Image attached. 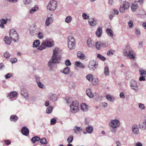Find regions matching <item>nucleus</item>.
Returning <instances> with one entry per match:
<instances>
[{"instance_id": "f257e3e1", "label": "nucleus", "mask_w": 146, "mask_h": 146, "mask_svg": "<svg viewBox=\"0 0 146 146\" xmlns=\"http://www.w3.org/2000/svg\"><path fill=\"white\" fill-rule=\"evenodd\" d=\"M61 58L60 51L59 49L56 48L53 50L52 55L48 64V67L51 70L53 67L54 64L58 63Z\"/></svg>"}, {"instance_id": "f03ea898", "label": "nucleus", "mask_w": 146, "mask_h": 146, "mask_svg": "<svg viewBox=\"0 0 146 146\" xmlns=\"http://www.w3.org/2000/svg\"><path fill=\"white\" fill-rule=\"evenodd\" d=\"M124 55L128 56L130 58L133 59L135 58V53L129 46H127L123 51Z\"/></svg>"}, {"instance_id": "7ed1b4c3", "label": "nucleus", "mask_w": 146, "mask_h": 146, "mask_svg": "<svg viewBox=\"0 0 146 146\" xmlns=\"http://www.w3.org/2000/svg\"><path fill=\"white\" fill-rule=\"evenodd\" d=\"M9 36L10 38L14 42H16L18 40V35L17 31L14 29H11L10 31Z\"/></svg>"}, {"instance_id": "20e7f679", "label": "nucleus", "mask_w": 146, "mask_h": 146, "mask_svg": "<svg viewBox=\"0 0 146 146\" xmlns=\"http://www.w3.org/2000/svg\"><path fill=\"white\" fill-rule=\"evenodd\" d=\"M68 47L70 50L74 49L75 47V41L73 36H69L68 38Z\"/></svg>"}, {"instance_id": "39448f33", "label": "nucleus", "mask_w": 146, "mask_h": 146, "mask_svg": "<svg viewBox=\"0 0 146 146\" xmlns=\"http://www.w3.org/2000/svg\"><path fill=\"white\" fill-rule=\"evenodd\" d=\"M78 103L77 101H74L70 105V110L72 113L77 112L78 110Z\"/></svg>"}, {"instance_id": "423d86ee", "label": "nucleus", "mask_w": 146, "mask_h": 146, "mask_svg": "<svg viewBox=\"0 0 146 146\" xmlns=\"http://www.w3.org/2000/svg\"><path fill=\"white\" fill-rule=\"evenodd\" d=\"M57 2L56 1L52 0L50 1L48 4L47 8L50 11H54L56 8Z\"/></svg>"}, {"instance_id": "0eeeda50", "label": "nucleus", "mask_w": 146, "mask_h": 146, "mask_svg": "<svg viewBox=\"0 0 146 146\" xmlns=\"http://www.w3.org/2000/svg\"><path fill=\"white\" fill-rule=\"evenodd\" d=\"M109 125L112 128H117L119 126V121L117 119L111 120L109 122Z\"/></svg>"}, {"instance_id": "6e6552de", "label": "nucleus", "mask_w": 146, "mask_h": 146, "mask_svg": "<svg viewBox=\"0 0 146 146\" xmlns=\"http://www.w3.org/2000/svg\"><path fill=\"white\" fill-rule=\"evenodd\" d=\"M98 64L95 60H91L90 62L88 67L90 70H95L97 68Z\"/></svg>"}, {"instance_id": "1a4fd4ad", "label": "nucleus", "mask_w": 146, "mask_h": 146, "mask_svg": "<svg viewBox=\"0 0 146 146\" xmlns=\"http://www.w3.org/2000/svg\"><path fill=\"white\" fill-rule=\"evenodd\" d=\"M130 86L131 88L137 92L138 89V87L137 85L136 82L134 80H131L130 82Z\"/></svg>"}, {"instance_id": "9d476101", "label": "nucleus", "mask_w": 146, "mask_h": 146, "mask_svg": "<svg viewBox=\"0 0 146 146\" xmlns=\"http://www.w3.org/2000/svg\"><path fill=\"white\" fill-rule=\"evenodd\" d=\"M87 44L88 46L90 48H92L94 47V43L91 38H89L87 40Z\"/></svg>"}, {"instance_id": "9b49d317", "label": "nucleus", "mask_w": 146, "mask_h": 146, "mask_svg": "<svg viewBox=\"0 0 146 146\" xmlns=\"http://www.w3.org/2000/svg\"><path fill=\"white\" fill-rule=\"evenodd\" d=\"M21 132L23 135L27 136L29 135V130L27 127L24 126L21 129Z\"/></svg>"}, {"instance_id": "f8f14e48", "label": "nucleus", "mask_w": 146, "mask_h": 146, "mask_svg": "<svg viewBox=\"0 0 146 146\" xmlns=\"http://www.w3.org/2000/svg\"><path fill=\"white\" fill-rule=\"evenodd\" d=\"M53 20L51 17H48L46 19L45 25L46 26H48L53 22Z\"/></svg>"}, {"instance_id": "ddd939ff", "label": "nucleus", "mask_w": 146, "mask_h": 146, "mask_svg": "<svg viewBox=\"0 0 146 146\" xmlns=\"http://www.w3.org/2000/svg\"><path fill=\"white\" fill-rule=\"evenodd\" d=\"M48 99L50 100L53 102L57 100V96L55 94H50L48 96Z\"/></svg>"}, {"instance_id": "4468645a", "label": "nucleus", "mask_w": 146, "mask_h": 146, "mask_svg": "<svg viewBox=\"0 0 146 146\" xmlns=\"http://www.w3.org/2000/svg\"><path fill=\"white\" fill-rule=\"evenodd\" d=\"M139 127L140 129L142 130L146 129V117L145 118L144 121L140 124Z\"/></svg>"}, {"instance_id": "2eb2a0df", "label": "nucleus", "mask_w": 146, "mask_h": 146, "mask_svg": "<svg viewBox=\"0 0 146 146\" xmlns=\"http://www.w3.org/2000/svg\"><path fill=\"white\" fill-rule=\"evenodd\" d=\"M103 33L102 29L100 27H98L96 32V35L98 37L101 36Z\"/></svg>"}, {"instance_id": "dca6fc26", "label": "nucleus", "mask_w": 146, "mask_h": 146, "mask_svg": "<svg viewBox=\"0 0 146 146\" xmlns=\"http://www.w3.org/2000/svg\"><path fill=\"white\" fill-rule=\"evenodd\" d=\"M44 42L47 47H51L54 45V41L52 40H47L46 39Z\"/></svg>"}, {"instance_id": "f3484780", "label": "nucleus", "mask_w": 146, "mask_h": 146, "mask_svg": "<svg viewBox=\"0 0 146 146\" xmlns=\"http://www.w3.org/2000/svg\"><path fill=\"white\" fill-rule=\"evenodd\" d=\"M132 130L134 134H137L139 133V129L137 126L136 125H134L132 126Z\"/></svg>"}, {"instance_id": "a211bd4d", "label": "nucleus", "mask_w": 146, "mask_h": 146, "mask_svg": "<svg viewBox=\"0 0 146 146\" xmlns=\"http://www.w3.org/2000/svg\"><path fill=\"white\" fill-rule=\"evenodd\" d=\"M21 94L24 98H27L28 97V93L26 89H22L21 92Z\"/></svg>"}, {"instance_id": "6ab92c4d", "label": "nucleus", "mask_w": 146, "mask_h": 146, "mask_svg": "<svg viewBox=\"0 0 146 146\" xmlns=\"http://www.w3.org/2000/svg\"><path fill=\"white\" fill-rule=\"evenodd\" d=\"M36 26H34L33 28H31L30 30V33L32 35H34L36 34L35 32L37 30L36 29Z\"/></svg>"}, {"instance_id": "aec40b11", "label": "nucleus", "mask_w": 146, "mask_h": 146, "mask_svg": "<svg viewBox=\"0 0 146 146\" xmlns=\"http://www.w3.org/2000/svg\"><path fill=\"white\" fill-rule=\"evenodd\" d=\"M78 57L81 59H84L86 58L85 56L80 51L78 52L77 53Z\"/></svg>"}, {"instance_id": "412c9836", "label": "nucleus", "mask_w": 146, "mask_h": 146, "mask_svg": "<svg viewBox=\"0 0 146 146\" xmlns=\"http://www.w3.org/2000/svg\"><path fill=\"white\" fill-rule=\"evenodd\" d=\"M11 39L8 36H5L4 38V40L5 43L7 45L10 44L11 42Z\"/></svg>"}, {"instance_id": "4be33fe9", "label": "nucleus", "mask_w": 146, "mask_h": 146, "mask_svg": "<svg viewBox=\"0 0 146 146\" xmlns=\"http://www.w3.org/2000/svg\"><path fill=\"white\" fill-rule=\"evenodd\" d=\"M18 93L16 92H11L10 93L8 97L9 99H11L12 98L16 97Z\"/></svg>"}, {"instance_id": "5701e85b", "label": "nucleus", "mask_w": 146, "mask_h": 146, "mask_svg": "<svg viewBox=\"0 0 146 146\" xmlns=\"http://www.w3.org/2000/svg\"><path fill=\"white\" fill-rule=\"evenodd\" d=\"M86 93L87 95L90 98H92L93 97L94 94L92 93L90 89L88 88L86 89Z\"/></svg>"}, {"instance_id": "b1692460", "label": "nucleus", "mask_w": 146, "mask_h": 146, "mask_svg": "<svg viewBox=\"0 0 146 146\" xmlns=\"http://www.w3.org/2000/svg\"><path fill=\"white\" fill-rule=\"evenodd\" d=\"M88 23L90 26H94L96 24V22L94 19H91L89 20Z\"/></svg>"}, {"instance_id": "393cba45", "label": "nucleus", "mask_w": 146, "mask_h": 146, "mask_svg": "<svg viewBox=\"0 0 146 146\" xmlns=\"http://www.w3.org/2000/svg\"><path fill=\"white\" fill-rule=\"evenodd\" d=\"M86 130L88 133L90 134L93 132V128L92 126L89 125L86 127Z\"/></svg>"}, {"instance_id": "a878e982", "label": "nucleus", "mask_w": 146, "mask_h": 146, "mask_svg": "<svg viewBox=\"0 0 146 146\" xmlns=\"http://www.w3.org/2000/svg\"><path fill=\"white\" fill-rule=\"evenodd\" d=\"M18 117L16 115H12L10 116V120L13 122L16 121L18 119Z\"/></svg>"}, {"instance_id": "bb28decb", "label": "nucleus", "mask_w": 146, "mask_h": 146, "mask_svg": "<svg viewBox=\"0 0 146 146\" xmlns=\"http://www.w3.org/2000/svg\"><path fill=\"white\" fill-rule=\"evenodd\" d=\"M106 98L110 102H113L115 100V97L113 96H111L110 95H107Z\"/></svg>"}, {"instance_id": "cd10ccee", "label": "nucleus", "mask_w": 146, "mask_h": 146, "mask_svg": "<svg viewBox=\"0 0 146 146\" xmlns=\"http://www.w3.org/2000/svg\"><path fill=\"white\" fill-rule=\"evenodd\" d=\"M40 140V138L37 136H35L33 137L31 139V141L33 143H35L37 141H39Z\"/></svg>"}, {"instance_id": "c85d7f7f", "label": "nucleus", "mask_w": 146, "mask_h": 146, "mask_svg": "<svg viewBox=\"0 0 146 146\" xmlns=\"http://www.w3.org/2000/svg\"><path fill=\"white\" fill-rule=\"evenodd\" d=\"M81 109L83 111H86L88 110V107L87 105L85 104H82L81 105Z\"/></svg>"}, {"instance_id": "c756f323", "label": "nucleus", "mask_w": 146, "mask_h": 146, "mask_svg": "<svg viewBox=\"0 0 146 146\" xmlns=\"http://www.w3.org/2000/svg\"><path fill=\"white\" fill-rule=\"evenodd\" d=\"M109 71L108 67L107 66H105L104 68V73L106 76H108L109 74Z\"/></svg>"}, {"instance_id": "7c9ffc66", "label": "nucleus", "mask_w": 146, "mask_h": 146, "mask_svg": "<svg viewBox=\"0 0 146 146\" xmlns=\"http://www.w3.org/2000/svg\"><path fill=\"white\" fill-rule=\"evenodd\" d=\"M75 65L78 66L82 68H84L85 67L84 65L80 61H76L75 62Z\"/></svg>"}, {"instance_id": "2f4dec72", "label": "nucleus", "mask_w": 146, "mask_h": 146, "mask_svg": "<svg viewBox=\"0 0 146 146\" xmlns=\"http://www.w3.org/2000/svg\"><path fill=\"white\" fill-rule=\"evenodd\" d=\"M11 20V19H1L0 20V21L1 23L3 24H6L7 23V21H10Z\"/></svg>"}, {"instance_id": "473e14b6", "label": "nucleus", "mask_w": 146, "mask_h": 146, "mask_svg": "<svg viewBox=\"0 0 146 146\" xmlns=\"http://www.w3.org/2000/svg\"><path fill=\"white\" fill-rule=\"evenodd\" d=\"M106 31L108 35L111 37H112L113 36V32L111 29L107 28L106 29Z\"/></svg>"}, {"instance_id": "72a5a7b5", "label": "nucleus", "mask_w": 146, "mask_h": 146, "mask_svg": "<svg viewBox=\"0 0 146 146\" xmlns=\"http://www.w3.org/2000/svg\"><path fill=\"white\" fill-rule=\"evenodd\" d=\"M46 47V45L44 41L41 44V45L38 47V49L40 50H42L45 49Z\"/></svg>"}, {"instance_id": "f704fd0d", "label": "nucleus", "mask_w": 146, "mask_h": 146, "mask_svg": "<svg viewBox=\"0 0 146 146\" xmlns=\"http://www.w3.org/2000/svg\"><path fill=\"white\" fill-rule=\"evenodd\" d=\"M101 42H96L95 43V46L97 49L100 50L101 49Z\"/></svg>"}, {"instance_id": "c9c22d12", "label": "nucleus", "mask_w": 146, "mask_h": 146, "mask_svg": "<svg viewBox=\"0 0 146 146\" xmlns=\"http://www.w3.org/2000/svg\"><path fill=\"white\" fill-rule=\"evenodd\" d=\"M86 78L90 82H92L93 80V76L91 74L87 75L86 77Z\"/></svg>"}, {"instance_id": "e433bc0d", "label": "nucleus", "mask_w": 146, "mask_h": 146, "mask_svg": "<svg viewBox=\"0 0 146 146\" xmlns=\"http://www.w3.org/2000/svg\"><path fill=\"white\" fill-rule=\"evenodd\" d=\"M72 20V18L70 16H67L65 19V21L66 23H70Z\"/></svg>"}, {"instance_id": "4c0bfd02", "label": "nucleus", "mask_w": 146, "mask_h": 146, "mask_svg": "<svg viewBox=\"0 0 146 146\" xmlns=\"http://www.w3.org/2000/svg\"><path fill=\"white\" fill-rule=\"evenodd\" d=\"M38 9V7L37 6H35L33 7L30 11V12L31 14L37 11Z\"/></svg>"}, {"instance_id": "58836bf2", "label": "nucleus", "mask_w": 146, "mask_h": 146, "mask_svg": "<svg viewBox=\"0 0 146 146\" xmlns=\"http://www.w3.org/2000/svg\"><path fill=\"white\" fill-rule=\"evenodd\" d=\"M40 44V42L39 40H35L33 43V47L36 48L38 47Z\"/></svg>"}, {"instance_id": "ea45409f", "label": "nucleus", "mask_w": 146, "mask_h": 146, "mask_svg": "<svg viewBox=\"0 0 146 146\" xmlns=\"http://www.w3.org/2000/svg\"><path fill=\"white\" fill-rule=\"evenodd\" d=\"M53 109L52 107L51 106H49L46 109V112L47 113L50 114L52 111Z\"/></svg>"}, {"instance_id": "a19ab883", "label": "nucleus", "mask_w": 146, "mask_h": 146, "mask_svg": "<svg viewBox=\"0 0 146 146\" xmlns=\"http://www.w3.org/2000/svg\"><path fill=\"white\" fill-rule=\"evenodd\" d=\"M70 71V68L68 67H67L64 69L63 73L65 74H68Z\"/></svg>"}, {"instance_id": "79ce46f5", "label": "nucleus", "mask_w": 146, "mask_h": 146, "mask_svg": "<svg viewBox=\"0 0 146 146\" xmlns=\"http://www.w3.org/2000/svg\"><path fill=\"white\" fill-rule=\"evenodd\" d=\"M139 73L141 76H144L146 77V71L144 70L141 69L139 70Z\"/></svg>"}, {"instance_id": "37998d69", "label": "nucleus", "mask_w": 146, "mask_h": 146, "mask_svg": "<svg viewBox=\"0 0 146 146\" xmlns=\"http://www.w3.org/2000/svg\"><path fill=\"white\" fill-rule=\"evenodd\" d=\"M40 143L43 144H46L47 143V141L45 138H43L40 140Z\"/></svg>"}, {"instance_id": "c03bdc74", "label": "nucleus", "mask_w": 146, "mask_h": 146, "mask_svg": "<svg viewBox=\"0 0 146 146\" xmlns=\"http://www.w3.org/2000/svg\"><path fill=\"white\" fill-rule=\"evenodd\" d=\"M123 6L126 9H127L129 7V4L128 2H125L123 4Z\"/></svg>"}, {"instance_id": "a18cd8bd", "label": "nucleus", "mask_w": 146, "mask_h": 146, "mask_svg": "<svg viewBox=\"0 0 146 146\" xmlns=\"http://www.w3.org/2000/svg\"><path fill=\"white\" fill-rule=\"evenodd\" d=\"M100 106L101 109L105 108L107 106V104L105 102H102L100 104Z\"/></svg>"}, {"instance_id": "49530a36", "label": "nucleus", "mask_w": 146, "mask_h": 146, "mask_svg": "<svg viewBox=\"0 0 146 146\" xmlns=\"http://www.w3.org/2000/svg\"><path fill=\"white\" fill-rule=\"evenodd\" d=\"M82 16L83 19L84 20L88 19L89 18V17L85 13H82Z\"/></svg>"}, {"instance_id": "de8ad7c7", "label": "nucleus", "mask_w": 146, "mask_h": 146, "mask_svg": "<svg viewBox=\"0 0 146 146\" xmlns=\"http://www.w3.org/2000/svg\"><path fill=\"white\" fill-rule=\"evenodd\" d=\"M109 45L108 42H101V46L102 47H108Z\"/></svg>"}, {"instance_id": "09e8293b", "label": "nucleus", "mask_w": 146, "mask_h": 146, "mask_svg": "<svg viewBox=\"0 0 146 146\" xmlns=\"http://www.w3.org/2000/svg\"><path fill=\"white\" fill-rule=\"evenodd\" d=\"M93 97L96 101H98L99 99V96L97 93H94V94Z\"/></svg>"}, {"instance_id": "8fccbe9b", "label": "nucleus", "mask_w": 146, "mask_h": 146, "mask_svg": "<svg viewBox=\"0 0 146 146\" xmlns=\"http://www.w3.org/2000/svg\"><path fill=\"white\" fill-rule=\"evenodd\" d=\"M73 140V135H70V137H68L67 139V141L68 143H71Z\"/></svg>"}, {"instance_id": "3c124183", "label": "nucleus", "mask_w": 146, "mask_h": 146, "mask_svg": "<svg viewBox=\"0 0 146 146\" xmlns=\"http://www.w3.org/2000/svg\"><path fill=\"white\" fill-rule=\"evenodd\" d=\"M97 58L101 59V60L104 61L106 60V58L102 55L100 54H98L97 55Z\"/></svg>"}, {"instance_id": "603ef678", "label": "nucleus", "mask_w": 146, "mask_h": 146, "mask_svg": "<svg viewBox=\"0 0 146 146\" xmlns=\"http://www.w3.org/2000/svg\"><path fill=\"white\" fill-rule=\"evenodd\" d=\"M4 57L6 58H9L10 56V54L7 52H5L3 54Z\"/></svg>"}, {"instance_id": "864d4df0", "label": "nucleus", "mask_w": 146, "mask_h": 146, "mask_svg": "<svg viewBox=\"0 0 146 146\" xmlns=\"http://www.w3.org/2000/svg\"><path fill=\"white\" fill-rule=\"evenodd\" d=\"M23 2L25 5H29L32 2V0H23Z\"/></svg>"}, {"instance_id": "5fc2aeb1", "label": "nucleus", "mask_w": 146, "mask_h": 146, "mask_svg": "<svg viewBox=\"0 0 146 146\" xmlns=\"http://www.w3.org/2000/svg\"><path fill=\"white\" fill-rule=\"evenodd\" d=\"M131 9L133 11H136V9L137 8V6L136 5H133L131 6Z\"/></svg>"}, {"instance_id": "6e6d98bb", "label": "nucleus", "mask_w": 146, "mask_h": 146, "mask_svg": "<svg viewBox=\"0 0 146 146\" xmlns=\"http://www.w3.org/2000/svg\"><path fill=\"white\" fill-rule=\"evenodd\" d=\"M74 131L75 133H76L77 131H80L82 130V129L80 128V127H77L76 126L74 128Z\"/></svg>"}, {"instance_id": "4d7b16f0", "label": "nucleus", "mask_w": 146, "mask_h": 146, "mask_svg": "<svg viewBox=\"0 0 146 146\" xmlns=\"http://www.w3.org/2000/svg\"><path fill=\"white\" fill-rule=\"evenodd\" d=\"M65 64L66 66H70L71 65V62L69 59H67L65 61Z\"/></svg>"}, {"instance_id": "13d9d810", "label": "nucleus", "mask_w": 146, "mask_h": 146, "mask_svg": "<svg viewBox=\"0 0 146 146\" xmlns=\"http://www.w3.org/2000/svg\"><path fill=\"white\" fill-rule=\"evenodd\" d=\"M135 34H136L137 36L138 37H139V35L140 34V30L138 29H136L135 30Z\"/></svg>"}, {"instance_id": "bf43d9fd", "label": "nucleus", "mask_w": 146, "mask_h": 146, "mask_svg": "<svg viewBox=\"0 0 146 146\" xmlns=\"http://www.w3.org/2000/svg\"><path fill=\"white\" fill-rule=\"evenodd\" d=\"M37 84L38 86L40 88H44V87L42 83L40 82H38V83H37Z\"/></svg>"}, {"instance_id": "052dcab7", "label": "nucleus", "mask_w": 146, "mask_h": 146, "mask_svg": "<svg viewBox=\"0 0 146 146\" xmlns=\"http://www.w3.org/2000/svg\"><path fill=\"white\" fill-rule=\"evenodd\" d=\"M12 76V74L11 73H8L5 76V78L6 79H8L11 77Z\"/></svg>"}, {"instance_id": "680f3d73", "label": "nucleus", "mask_w": 146, "mask_h": 146, "mask_svg": "<svg viewBox=\"0 0 146 146\" xmlns=\"http://www.w3.org/2000/svg\"><path fill=\"white\" fill-rule=\"evenodd\" d=\"M125 10L126 9L123 7V6H121L119 9L120 11L122 13H124Z\"/></svg>"}, {"instance_id": "e2e57ef3", "label": "nucleus", "mask_w": 146, "mask_h": 146, "mask_svg": "<svg viewBox=\"0 0 146 146\" xmlns=\"http://www.w3.org/2000/svg\"><path fill=\"white\" fill-rule=\"evenodd\" d=\"M38 38L40 39H42L43 38V33L41 32H39L38 34Z\"/></svg>"}, {"instance_id": "0e129e2a", "label": "nucleus", "mask_w": 146, "mask_h": 146, "mask_svg": "<svg viewBox=\"0 0 146 146\" xmlns=\"http://www.w3.org/2000/svg\"><path fill=\"white\" fill-rule=\"evenodd\" d=\"M56 121L55 119H52L50 120V123L52 125H54L56 123Z\"/></svg>"}, {"instance_id": "69168bd1", "label": "nucleus", "mask_w": 146, "mask_h": 146, "mask_svg": "<svg viewBox=\"0 0 146 146\" xmlns=\"http://www.w3.org/2000/svg\"><path fill=\"white\" fill-rule=\"evenodd\" d=\"M139 107L142 110H143L145 109V106L143 104L139 103Z\"/></svg>"}, {"instance_id": "338daca9", "label": "nucleus", "mask_w": 146, "mask_h": 146, "mask_svg": "<svg viewBox=\"0 0 146 146\" xmlns=\"http://www.w3.org/2000/svg\"><path fill=\"white\" fill-rule=\"evenodd\" d=\"M17 60L16 58H14L10 59V61L12 63H15Z\"/></svg>"}, {"instance_id": "774afa93", "label": "nucleus", "mask_w": 146, "mask_h": 146, "mask_svg": "<svg viewBox=\"0 0 146 146\" xmlns=\"http://www.w3.org/2000/svg\"><path fill=\"white\" fill-rule=\"evenodd\" d=\"M128 24L129 27L130 28L132 27L133 26V22L131 20L130 21L128 22Z\"/></svg>"}]
</instances>
